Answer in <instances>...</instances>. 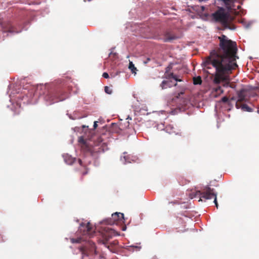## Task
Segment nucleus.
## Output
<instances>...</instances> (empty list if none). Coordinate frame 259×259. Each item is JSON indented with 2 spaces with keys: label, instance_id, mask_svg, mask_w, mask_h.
Segmentation results:
<instances>
[{
  "label": "nucleus",
  "instance_id": "0eeeda50",
  "mask_svg": "<svg viewBox=\"0 0 259 259\" xmlns=\"http://www.w3.org/2000/svg\"><path fill=\"white\" fill-rule=\"evenodd\" d=\"M79 229L80 231H83V235H89L90 236H93L95 233V230L90 223L88 222L87 224L82 223L80 225Z\"/></svg>",
  "mask_w": 259,
  "mask_h": 259
},
{
  "label": "nucleus",
  "instance_id": "412c9836",
  "mask_svg": "<svg viewBox=\"0 0 259 259\" xmlns=\"http://www.w3.org/2000/svg\"><path fill=\"white\" fill-rule=\"evenodd\" d=\"M104 91L108 94H111L112 93V90L107 86L105 87Z\"/></svg>",
  "mask_w": 259,
  "mask_h": 259
},
{
  "label": "nucleus",
  "instance_id": "20e7f679",
  "mask_svg": "<svg viewBox=\"0 0 259 259\" xmlns=\"http://www.w3.org/2000/svg\"><path fill=\"white\" fill-rule=\"evenodd\" d=\"M197 195L200 196L199 201H202L201 198L205 199H210L214 198V202L217 208H218V203L217 200V194L214 192L213 189H211L208 186L203 187L201 191L196 192L194 197H196Z\"/></svg>",
  "mask_w": 259,
  "mask_h": 259
},
{
  "label": "nucleus",
  "instance_id": "2f4dec72",
  "mask_svg": "<svg viewBox=\"0 0 259 259\" xmlns=\"http://www.w3.org/2000/svg\"><path fill=\"white\" fill-rule=\"evenodd\" d=\"M4 241L3 236L1 235H0V243L4 242Z\"/></svg>",
  "mask_w": 259,
  "mask_h": 259
},
{
  "label": "nucleus",
  "instance_id": "393cba45",
  "mask_svg": "<svg viewBox=\"0 0 259 259\" xmlns=\"http://www.w3.org/2000/svg\"><path fill=\"white\" fill-rule=\"evenodd\" d=\"M229 101V99L227 97L225 96L222 98V102L223 103H227Z\"/></svg>",
  "mask_w": 259,
  "mask_h": 259
},
{
  "label": "nucleus",
  "instance_id": "7c9ffc66",
  "mask_svg": "<svg viewBox=\"0 0 259 259\" xmlns=\"http://www.w3.org/2000/svg\"><path fill=\"white\" fill-rule=\"evenodd\" d=\"M77 160H78V162L79 164H80V165L82 166V163L81 160L80 159H78Z\"/></svg>",
  "mask_w": 259,
  "mask_h": 259
},
{
  "label": "nucleus",
  "instance_id": "bb28decb",
  "mask_svg": "<svg viewBox=\"0 0 259 259\" xmlns=\"http://www.w3.org/2000/svg\"><path fill=\"white\" fill-rule=\"evenodd\" d=\"M84 171L82 172V175L83 176L85 175L88 174V169L85 167H83Z\"/></svg>",
  "mask_w": 259,
  "mask_h": 259
},
{
  "label": "nucleus",
  "instance_id": "4c0bfd02",
  "mask_svg": "<svg viewBox=\"0 0 259 259\" xmlns=\"http://www.w3.org/2000/svg\"><path fill=\"white\" fill-rule=\"evenodd\" d=\"M231 100H234V98H231Z\"/></svg>",
  "mask_w": 259,
  "mask_h": 259
},
{
  "label": "nucleus",
  "instance_id": "f8f14e48",
  "mask_svg": "<svg viewBox=\"0 0 259 259\" xmlns=\"http://www.w3.org/2000/svg\"><path fill=\"white\" fill-rule=\"evenodd\" d=\"M178 37L175 36L174 34L169 32H166L165 33L164 35V42H169L173 40L176 39Z\"/></svg>",
  "mask_w": 259,
  "mask_h": 259
},
{
  "label": "nucleus",
  "instance_id": "f3484780",
  "mask_svg": "<svg viewBox=\"0 0 259 259\" xmlns=\"http://www.w3.org/2000/svg\"><path fill=\"white\" fill-rule=\"evenodd\" d=\"M128 68L133 73H136V71H137V68L135 67V65L132 62H130Z\"/></svg>",
  "mask_w": 259,
  "mask_h": 259
},
{
  "label": "nucleus",
  "instance_id": "a878e982",
  "mask_svg": "<svg viewBox=\"0 0 259 259\" xmlns=\"http://www.w3.org/2000/svg\"><path fill=\"white\" fill-rule=\"evenodd\" d=\"M102 76L105 78H109V74L107 72H104L102 74Z\"/></svg>",
  "mask_w": 259,
  "mask_h": 259
},
{
  "label": "nucleus",
  "instance_id": "39448f33",
  "mask_svg": "<svg viewBox=\"0 0 259 259\" xmlns=\"http://www.w3.org/2000/svg\"><path fill=\"white\" fill-rule=\"evenodd\" d=\"M65 99V98L62 96V93L60 89L51 90L48 91L45 96V100L50 105L63 101Z\"/></svg>",
  "mask_w": 259,
  "mask_h": 259
},
{
  "label": "nucleus",
  "instance_id": "7ed1b4c3",
  "mask_svg": "<svg viewBox=\"0 0 259 259\" xmlns=\"http://www.w3.org/2000/svg\"><path fill=\"white\" fill-rule=\"evenodd\" d=\"M212 17L215 22L220 23L224 29L234 30L235 27L231 23V16L230 14L226 12L222 7L218 9L212 14Z\"/></svg>",
  "mask_w": 259,
  "mask_h": 259
},
{
  "label": "nucleus",
  "instance_id": "f03ea898",
  "mask_svg": "<svg viewBox=\"0 0 259 259\" xmlns=\"http://www.w3.org/2000/svg\"><path fill=\"white\" fill-rule=\"evenodd\" d=\"M78 141L81 150L84 153L90 154L93 157H97L99 154L104 152L105 151L104 148L106 147V146L104 143H99L92 146L84 139L83 136L79 137Z\"/></svg>",
  "mask_w": 259,
  "mask_h": 259
},
{
  "label": "nucleus",
  "instance_id": "a211bd4d",
  "mask_svg": "<svg viewBox=\"0 0 259 259\" xmlns=\"http://www.w3.org/2000/svg\"><path fill=\"white\" fill-rule=\"evenodd\" d=\"M179 182L180 185H184L187 184H188L190 182V181L183 179V178H181V179L180 178L179 179Z\"/></svg>",
  "mask_w": 259,
  "mask_h": 259
},
{
  "label": "nucleus",
  "instance_id": "4be33fe9",
  "mask_svg": "<svg viewBox=\"0 0 259 259\" xmlns=\"http://www.w3.org/2000/svg\"><path fill=\"white\" fill-rule=\"evenodd\" d=\"M214 91L219 94L223 93V90L220 86H218L217 88H215L214 89Z\"/></svg>",
  "mask_w": 259,
  "mask_h": 259
},
{
  "label": "nucleus",
  "instance_id": "9d476101",
  "mask_svg": "<svg viewBox=\"0 0 259 259\" xmlns=\"http://www.w3.org/2000/svg\"><path fill=\"white\" fill-rule=\"evenodd\" d=\"M124 220V214L120 212H115L112 214L110 224H118V222H123Z\"/></svg>",
  "mask_w": 259,
  "mask_h": 259
},
{
  "label": "nucleus",
  "instance_id": "e433bc0d",
  "mask_svg": "<svg viewBox=\"0 0 259 259\" xmlns=\"http://www.w3.org/2000/svg\"><path fill=\"white\" fill-rule=\"evenodd\" d=\"M177 85V83H176L174 85L176 86Z\"/></svg>",
  "mask_w": 259,
  "mask_h": 259
},
{
  "label": "nucleus",
  "instance_id": "ddd939ff",
  "mask_svg": "<svg viewBox=\"0 0 259 259\" xmlns=\"http://www.w3.org/2000/svg\"><path fill=\"white\" fill-rule=\"evenodd\" d=\"M164 78L167 79L173 78L177 81H182V80L181 79L178 78L177 75L174 74V73L172 72H168L167 73V74L164 73Z\"/></svg>",
  "mask_w": 259,
  "mask_h": 259
},
{
  "label": "nucleus",
  "instance_id": "5701e85b",
  "mask_svg": "<svg viewBox=\"0 0 259 259\" xmlns=\"http://www.w3.org/2000/svg\"><path fill=\"white\" fill-rule=\"evenodd\" d=\"M80 241H81V238H78L76 239H75V238L71 239V242L73 243H80Z\"/></svg>",
  "mask_w": 259,
  "mask_h": 259
},
{
  "label": "nucleus",
  "instance_id": "aec40b11",
  "mask_svg": "<svg viewBox=\"0 0 259 259\" xmlns=\"http://www.w3.org/2000/svg\"><path fill=\"white\" fill-rule=\"evenodd\" d=\"M242 109L244 110V111H248V112H250L251 111V108L248 107L247 105L246 104H243L242 105Z\"/></svg>",
  "mask_w": 259,
  "mask_h": 259
},
{
  "label": "nucleus",
  "instance_id": "1a4fd4ad",
  "mask_svg": "<svg viewBox=\"0 0 259 259\" xmlns=\"http://www.w3.org/2000/svg\"><path fill=\"white\" fill-rule=\"evenodd\" d=\"M104 231L105 233L104 234V236L106 240V242L108 241L113 236L119 235V234L117 232L109 227L105 228Z\"/></svg>",
  "mask_w": 259,
  "mask_h": 259
},
{
  "label": "nucleus",
  "instance_id": "423d86ee",
  "mask_svg": "<svg viewBox=\"0 0 259 259\" xmlns=\"http://www.w3.org/2000/svg\"><path fill=\"white\" fill-rule=\"evenodd\" d=\"M83 256H89L93 254H97L95 244L93 242H89L87 245L81 246L79 248Z\"/></svg>",
  "mask_w": 259,
  "mask_h": 259
},
{
  "label": "nucleus",
  "instance_id": "f704fd0d",
  "mask_svg": "<svg viewBox=\"0 0 259 259\" xmlns=\"http://www.w3.org/2000/svg\"><path fill=\"white\" fill-rule=\"evenodd\" d=\"M125 230V227L122 229L123 231H124Z\"/></svg>",
  "mask_w": 259,
  "mask_h": 259
},
{
  "label": "nucleus",
  "instance_id": "c756f323",
  "mask_svg": "<svg viewBox=\"0 0 259 259\" xmlns=\"http://www.w3.org/2000/svg\"><path fill=\"white\" fill-rule=\"evenodd\" d=\"M99 259H105V257L103 254H100L99 256Z\"/></svg>",
  "mask_w": 259,
  "mask_h": 259
},
{
  "label": "nucleus",
  "instance_id": "c85d7f7f",
  "mask_svg": "<svg viewBox=\"0 0 259 259\" xmlns=\"http://www.w3.org/2000/svg\"><path fill=\"white\" fill-rule=\"evenodd\" d=\"M111 55H113V56H116L117 55V54L116 53H113L112 52H111L109 54V56H111Z\"/></svg>",
  "mask_w": 259,
  "mask_h": 259
},
{
  "label": "nucleus",
  "instance_id": "f257e3e1",
  "mask_svg": "<svg viewBox=\"0 0 259 259\" xmlns=\"http://www.w3.org/2000/svg\"><path fill=\"white\" fill-rule=\"evenodd\" d=\"M220 48L217 50H213L210 55L203 62L204 67L210 69L211 66L215 68L213 82L219 84L222 81L225 82L224 87H228L229 83L228 75L232 70L235 69L238 65L236 62L238 59L237 44L225 35L219 36Z\"/></svg>",
  "mask_w": 259,
  "mask_h": 259
},
{
  "label": "nucleus",
  "instance_id": "6e6552de",
  "mask_svg": "<svg viewBox=\"0 0 259 259\" xmlns=\"http://www.w3.org/2000/svg\"><path fill=\"white\" fill-rule=\"evenodd\" d=\"M246 94L247 90L245 89H242L237 92L238 99L236 103V106L237 108H239V103L245 102L246 101Z\"/></svg>",
  "mask_w": 259,
  "mask_h": 259
},
{
  "label": "nucleus",
  "instance_id": "72a5a7b5",
  "mask_svg": "<svg viewBox=\"0 0 259 259\" xmlns=\"http://www.w3.org/2000/svg\"><path fill=\"white\" fill-rule=\"evenodd\" d=\"M127 119L132 120V118L128 116V117L127 118Z\"/></svg>",
  "mask_w": 259,
  "mask_h": 259
},
{
  "label": "nucleus",
  "instance_id": "473e14b6",
  "mask_svg": "<svg viewBox=\"0 0 259 259\" xmlns=\"http://www.w3.org/2000/svg\"><path fill=\"white\" fill-rule=\"evenodd\" d=\"M73 162V159H71V160L70 161V162H69L68 163L69 164H71Z\"/></svg>",
  "mask_w": 259,
  "mask_h": 259
},
{
  "label": "nucleus",
  "instance_id": "2eb2a0df",
  "mask_svg": "<svg viewBox=\"0 0 259 259\" xmlns=\"http://www.w3.org/2000/svg\"><path fill=\"white\" fill-rule=\"evenodd\" d=\"M160 87L162 89H165L167 88H170L171 87V85L170 84V82L167 80H163L162 81L161 83L160 84Z\"/></svg>",
  "mask_w": 259,
  "mask_h": 259
},
{
  "label": "nucleus",
  "instance_id": "58836bf2",
  "mask_svg": "<svg viewBox=\"0 0 259 259\" xmlns=\"http://www.w3.org/2000/svg\"><path fill=\"white\" fill-rule=\"evenodd\" d=\"M257 113H259V109L257 110Z\"/></svg>",
  "mask_w": 259,
  "mask_h": 259
},
{
  "label": "nucleus",
  "instance_id": "cd10ccee",
  "mask_svg": "<svg viewBox=\"0 0 259 259\" xmlns=\"http://www.w3.org/2000/svg\"><path fill=\"white\" fill-rule=\"evenodd\" d=\"M97 121H95L94 123V128L96 129L98 126Z\"/></svg>",
  "mask_w": 259,
  "mask_h": 259
},
{
  "label": "nucleus",
  "instance_id": "c9c22d12",
  "mask_svg": "<svg viewBox=\"0 0 259 259\" xmlns=\"http://www.w3.org/2000/svg\"><path fill=\"white\" fill-rule=\"evenodd\" d=\"M85 127H86V126H85V125H83V126H82V127H83V128H85Z\"/></svg>",
  "mask_w": 259,
  "mask_h": 259
},
{
  "label": "nucleus",
  "instance_id": "4468645a",
  "mask_svg": "<svg viewBox=\"0 0 259 259\" xmlns=\"http://www.w3.org/2000/svg\"><path fill=\"white\" fill-rule=\"evenodd\" d=\"M166 130L169 134H178V132L176 131V128L171 125H169L166 127Z\"/></svg>",
  "mask_w": 259,
  "mask_h": 259
},
{
  "label": "nucleus",
  "instance_id": "9b49d317",
  "mask_svg": "<svg viewBox=\"0 0 259 259\" xmlns=\"http://www.w3.org/2000/svg\"><path fill=\"white\" fill-rule=\"evenodd\" d=\"M2 27L4 32H9L11 33H18L20 31L16 30L15 28L12 25V24L10 22H7L3 24Z\"/></svg>",
  "mask_w": 259,
  "mask_h": 259
},
{
  "label": "nucleus",
  "instance_id": "b1692460",
  "mask_svg": "<svg viewBox=\"0 0 259 259\" xmlns=\"http://www.w3.org/2000/svg\"><path fill=\"white\" fill-rule=\"evenodd\" d=\"M172 69V66L169 65L165 68V71L164 73H166L168 72H170V70Z\"/></svg>",
  "mask_w": 259,
  "mask_h": 259
},
{
  "label": "nucleus",
  "instance_id": "6ab92c4d",
  "mask_svg": "<svg viewBox=\"0 0 259 259\" xmlns=\"http://www.w3.org/2000/svg\"><path fill=\"white\" fill-rule=\"evenodd\" d=\"M185 93V90H182L180 92L176 93L174 99H179L181 98V95H183Z\"/></svg>",
  "mask_w": 259,
  "mask_h": 259
},
{
  "label": "nucleus",
  "instance_id": "dca6fc26",
  "mask_svg": "<svg viewBox=\"0 0 259 259\" xmlns=\"http://www.w3.org/2000/svg\"><path fill=\"white\" fill-rule=\"evenodd\" d=\"M193 80L195 85L201 84L202 83V79L200 76L193 77Z\"/></svg>",
  "mask_w": 259,
  "mask_h": 259
}]
</instances>
